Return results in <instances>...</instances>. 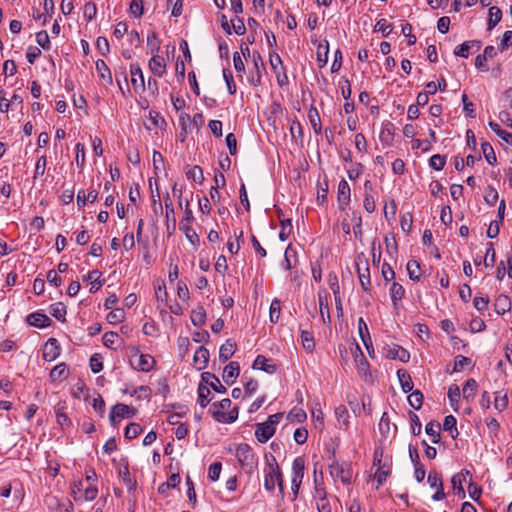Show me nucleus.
Here are the masks:
<instances>
[{
    "label": "nucleus",
    "instance_id": "nucleus-1",
    "mask_svg": "<svg viewBox=\"0 0 512 512\" xmlns=\"http://www.w3.org/2000/svg\"><path fill=\"white\" fill-rule=\"evenodd\" d=\"M266 468L264 470V487L267 491L272 492L275 490V487L278 486L279 490L283 491V480L282 473L280 467L276 461V458L273 455L269 457L266 456Z\"/></svg>",
    "mask_w": 512,
    "mask_h": 512
},
{
    "label": "nucleus",
    "instance_id": "nucleus-2",
    "mask_svg": "<svg viewBox=\"0 0 512 512\" xmlns=\"http://www.w3.org/2000/svg\"><path fill=\"white\" fill-rule=\"evenodd\" d=\"M235 455L244 471L252 474L257 465V457L253 449L248 444L242 443L238 445Z\"/></svg>",
    "mask_w": 512,
    "mask_h": 512
},
{
    "label": "nucleus",
    "instance_id": "nucleus-3",
    "mask_svg": "<svg viewBox=\"0 0 512 512\" xmlns=\"http://www.w3.org/2000/svg\"><path fill=\"white\" fill-rule=\"evenodd\" d=\"M330 475L336 480L341 481L343 484H350L353 478V471L351 465L347 462L339 463L335 457L331 458L329 463Z\"/></svg>",
    "mask_w": 512,
    "mask_h": 512
},
{
    "label": "nucleus",
    "instance_id": "nucleus-4",
    "mask_svg": "<svg viewBox=\"0 0 512 512\" xmlns=\"http://www.w3.org/2000/svg\"><path fill=\"white\" fill-rule=\"evenodd\" d=\"M184 218L181 220L179 229L184 232L186 238L193 244L196 245L199 242V237L195 230L192 228L191 223L193 221V213L189 208V202L187 201L186 207L184 210Z\"/></svg>",
    "mask_w": 512,
    "mask_h": 512
},
{
    "label": "nucleus",
    "instance_id": "nucleus-5",
    "mask_svg": "<svg viewBox=\"0 0 512 512\" xmlns=\"http://www.w3.org/2000/svg\"><path fill=\"white\" fill-rule=\"evenodd\" d=\"M305 461L302 457L294 459L292 464L291 488L297 493L304 477Z\"/></svg>",
    "mask_w": 512,
    "mask_h": 512
},
{
    "label": "nucleus",
    "instance_id": "nucleus-6",
    "mask_svg": "<svg viewBox=\"0 0 512 512\" xmlns=\"http://www.w3.org/2000/svg\"><path fill=\"white\" fill-rule=\"evenodd\" d=\"M136 413V409L126 404L118 403L111 409L109 420L112 426H116V419L132 418Z\"/></svg>",
    "mask_w": 512,
    "mask_h": 512
},
{
    "label": "nucleus",
    "instance_id": "nucleus-7",
    "mask_svg": "<svg viewBox=\"0 0 512 512\" xmlns=\"http://www.w3.org/2000/svg\"><path fill=\"white\" fill-rule=\"evenodd\" d=\"M98 490L92 484H89L87 487H83V483L80 482L73 489L74 499L76 501H91L97 497Z\"/></svg>",
    "mask_w": 512,
    "mask_h": 512
},
{
    "label": "nucleus",
    "instance_id": "nucleus-8",
    "mask_svg": "<svg viewBox=\"0 0 512 512\" xmlns=\"http://www.w3.org/2000/svg\"><path fill=\"white\" fill-rule=\"evenodd\" d=\"M154 363H155V361H154L153 357L150 356L149 354L135 355L131 359L132 366L135 369H137L139 371H143V372L150 371L153 368Z\"/></svg>",
    "mask_w": 512,
    "mask_h": 512
},
{
    "label": "nucleus",
    "instance_id": "nucleus-9",
    "mask_svg": "<svg viewBox=\"0 0 512 512\" xmlns=\"http://www.w3.org/2000/svg\"><path fill=\"white\" fill-rule=\"evenodd\" d=\"M351 189L348 182L342 179L338 184L337 201L339 208L344 210L350 203Z\"/></svg>",
    "mask_w": 512,
    "mask_h": 512
},
{
    "label": "nucleus",
    "instance_id": "nucleus-10",
    "mask_svg": "<svg viewBox=\"0 0 512 512\" xmlns=\"http://www.w3.org/2000/svg\"><path fill=\"white\" fill-rule=\"evenodd\" d=\"M60 355V346L55 338H49L43 347V359L54 361Z\"/></svg>",
    "mask_w": 512,
    "mask_h": 512
},
{
    "label": "nucleus",
    "instance_id": "nucleus-11",
    "mask_svg": "<svg viewBox=\"0 0 512 512\" xmlns=\"http://www.w3.org/2000/svg\"><path fill=\"white\" fill-rule=\"evenodd\" d=\"M275 431L276 428L264 422L257 425L255 436L259 442L265 443L274 435Z\"/></svg>",
    "mask_w": 512,
    "mask_h": 512
},
{
    "label": "nucleus",
    "instance_id": "nucleus-12",
    "mask_svg": "<svg viewBox=\"0 0 512 512\" xmlns=\"http://www.w3.org/2000/svg\"><path fill=\"white\" fill-rule=\"evenodd\" d=\"M385 355L389 359L400 360L401 362H408L410 355L408 351L401 346L393 345L385 350Z\"/></svg>",
    "mask_w": 512,
    "mask_h": 512
},
{
    "label": "nucleus",
    "instance_id": "nucleus-13",
    "mask_svg": "<svg viewBox=\"0 0 512 512\" xmlns=\"http://www.w3.org/2000/svg\"><path fill=\"white\" fill-rule=\"evenodd\" d=\"M209 361V351L204 346H200L194 353L193 363L197 370H203L207 367Z\"/></svg>",
    "mask_w": 512,
    "mask_h": 512
},
{
    "label": "nucleus",
    "instance_id": "nucleus-14",
    "mask_svg": "<svg viewBox=\"0 0 512 512\" xmlns=\"http://www.w3.org/2000/svg\"><path fill=\"white\" fill-rule=\"evenodd\" d=\"M240 373V366L238 362H230L227 364L223 371V380L226 384H233L235 379L238 377Z\"/></svg>",
    "mask_w": 512,
    "mask_h": 512
},
{
    "label": "nucleus",
    "instance_id": "nucleus-15",
    "mask_svg": "<svg viewBox=\"0 0 512 512\" xmlns=\"http://www.w3.org/2000/svg\"><path fill=\"white\" fill-rule=\"evenodd\" d=\"M202 381L205 382L208 387H211L218 393H225L226 387L223 386L218 377L210 372H204L201 375Z\"/></svg>",
    "mask_w": 512,
    "mask_h": 512
},
{
    "label": "nucleus",
    "instance_id": "nucleus-16",
    "mask_svg": "<svg viewBox=\"0 0 512 512\" xmlns=\"http://www.w3.org/2000/svg\"><path fill=\"white\" fill-rule=\"evenodd\" d=\"M130 72H131V83H132L134 89L135 90H137V89L143 90L145 87V82H144L143 72H142V69L140 68V66L137 64H132Z\"/></svg>",
    "mask_w": 512,
    "mask_h": 512
},
{
    "label": "nucleus",
    "instance_id": "nucleus-17",
    "mask_svg": "<svg viewBox=\"0 0 512 512\" xmlns=\"http://www.w3.org/2000/svg\"><path fill=\"white\" fill-rule=\"evenodd\" d=\"M469 471L461 472L458 474H455L451 479L452 489L453 491L458 494L459 496H464V488L463 483L467 482V476H469Z\"/></svg>",
    "mask_w": 512,
    "mask_h": 512
},
{
    "label": "nucleus",
    "instance_id": "nucleus-18",
    "mask_svg": "<svg viewBox=\"0 0 512 512\" xmlns=\"http://www.w3.org/2000/svg\"><path fill=\"white\" fill-rule=\"evenodd\" d=\"M149 68L153 74L161 77L165 73L166 68L164 58L154 54L153 57L149 60Z\"/></svg>",
    "mask_w": 512,
    "mask_h": 512
},
{
    "label": "nucleus",
    "instance_id": "nucleus-19",
    "mask_svg": "<svg viewBox=\"0 0 512 512\" xmlns=\"http://www.w3.org/2000/svg\"><path fill=\"white\" fill-rule=\"evenodd\" d=\"M27 321L30 325L38 327V328H45L51 324L50 318L39 312L32 313L28 316Z\"/></svg>",
    "mask_w": 512,
    "mask_h": 512
},
{
    "label": "nucleus",
    "instance_id": "nucleus-20",
    "mask_svg": "<svg viewBox=\"0 0 512 512\" xmlns=\"http://www.w3.org/2000/svg\"><path fill=\"white\" fill-rule=\"evenodd\" d=\"M253 368L263 370L267 373H274L276 371V365L273 364L269 359L263 355H258L253 362Z\"/></svg>",
    "mask_w": 512,
    "mask_h": 512
},
{
    "label": "nucleus",
    "instance_id": "nucleus-21",
    "mask_svg": "<svg viewBox=\"0 0 512 512\" xmlns=\"http://www.w3.org/2000/svg\"><path fill=\"white\" fill-rule=\"evenodd\" d=\"M236 351V343L232 339L226 340L219 349V359L226 362Z\"/></svg>",
    "mask_w": 512,
    "mask_h": 512
},
{
    "label": "nucleus",
    "instance_id": "nucleus-22",
    "mask_svg": "<svg viewBox=\"0 0 512 512\" xmlns=\"http://www.w3.org/2000/svg\"><path fill=\"white\" fill-rule=\"evenodd\" d=\"M213 418L221 423H232L234 422L238 417V408H234L232 411H230L228 414L220 411V410H213L212 411Z\"/></svg>",
    "mask_w": 512,
    "mask_h": 512
},
{
    "label": "nucleus",
    "instance_id": "nucleus-23",
    "mask_svg": "<svg viewBox=\"0 0 512 512\" xmlns=\"http://www.w3.org/2000/svg\"><path fill=\"white\" fill-rule=\"evenodd\" d=\"M69 375V371L67 369V365L65 363H60L56 365L50 372V380L52 382L63 381Z\"/></svg>",
    "mask_w": 512,
    "mask_h": 512
},
{
    "label": "nucleus",
    "instance_id": "nucleus-24",
    "mask_svg": "<svg viewBox=\"0 0 512 512\" xmlns=\"http://www.w3.org/2000/svg\"><path fill=\"white\" fill-rule=\"evenodd\" d=\"M473 46H476L477 49H480L481 47V42L480 41H466L460 45H458L455 50H454V54L456 56H459V57H462V58H468L469 56V50L471 49V47Z\"/></svg>",
    "mask_w": 512,
    "mask_h": 512
},
{
    "label": "nucleus",
    "instance_id": "nucleus-25",
    "mask_svg": "<svg viewBox=\"0 0 512 512\" xmlns=\"http://www.w3.org/2000/svg\"><path fill=\"white\" fill-rule=\"evenodd\" d=\"M308 118L315 134L320 135L322 133L321 119L318 110L314 106L310 107L308 111Z\"/></svg>",
    "mask_w": 512,
    "mask_h": 512
},
{
    "label": "nucleus",
    "instance_id": "nucleus-26",
    "mask_svg": "<svg viewBox=\"0 0 512 512\" xmlns=\"http://www.w3.org/2000/svg\"><path fill=\"white\" fill-rule=\"evenodd\" d=\"M100 277L101 272H99L98 270H92L87 274L86 277H84V280H89L91 283V293H95L102 287L104 280H100Z\"/></svg>",
    "mask_w": 512,
    "mask_h": 512
},
{
    "label": "nucleus",
    "instance_id": "nucleus-27",
    "mask_svg": "<svg viewBox=\"0 0 512 512\" xmlns=\"http://www.w3.org/2000/svg\"><path fill=\"white\" fill-rule=\"evenodd\" d=\"M397 377L403 392L408 393L413 389V382L411 376L406 370L399 369L397 371Z\"/></svg>",
    "mask_w": 512,
    "mask_h": 512
},
{
    "label": "nucleus",
    "instance_id": "nucleus-28",
    "mask_svg": "<svg viewBox=\"0 0 512 512\" xmlns=\"http://www.w3.org/2000/svg\"><path fill=\"white\" fill-rule=\"evenodd\" d=\"M329 44L328 41L320 43L317 47V62L320 68L324 67L328 62Z\"/></svg>",
    "mask_w": 512,
    "mask_h": 512
},
{
    "label": "nucleus",
    "instance_id": "nucleus-29",
    "mask_svg": "<svg viewBox=\"0 0 512 512\" xmlns=\"http://www.w3.org/2000/svg\"><path fill=\"white\" fill-rule=\"evenodd\" d=\"M440 423L437 421H430L425 426V432L432 437V442L437 444L440 441Z\"/></svg>",
    "mask_w": 512,
    "mask_h": 512
},
{
    "label": "nucleus",
    "instance_id": "nucleus-30",
    "mask_svg": "<svg viewBox=\"0 0 512 512\" xmlns=\"http://www.w3.org/2000/svg\"><path fill=\"white\" fill-rule=\"evenodd\" d=\"M374 465L378 466L374 477L379 484H382L384 481H386L389 475V469H386L384 466H381V459L377 458V452L375 453Z\"/></svg>",
    "mask_w": 512,
    "mask_h": 512
},
{
    "label": "nucleus",
    "instance_id": "nucleus-31",
    "mask_svg": "<svg viewBox=\"0 0 512 512\" xmlns=\"http://www.w3.org/2000/svg\"><path fill=\"white\" fill-rule=\"evenodd\" d=\"M211 392L207 385L200 383L198 386V403L202 408H205L210 402Z\"/></svg>",
    "mask_w": 512,
    "mask_h": 512
},
{
    "label": "nucleus",
    "instance_id": "nucleus-32",
    "mask_svg": "<svg viewBox=\"0 0 512 512\" xmlns=\"http://www.w3.org/2000/svg\"><path fill=\"white\" fill-rule=\"evenodd\" d=\"M206 311L202 306L195 308L191 313V322L194 326H202L205 324Z\"/></svg>",
    "mask_w": 512,
    "mask_h": 512
},
{
    "label": "nucleus",
    "instance_id": "nucleus-33",
    "mask_svg": "<svg viewBox=\"0 0 512 512\" xmlns=\"http://www.w3.org/2000/svg\"><path fill=\"white\" fill-rule=\"evenodd\" d=\"M405 290L403 286L397 282H394L390 287V296L393 302V305H397V302L402 300L404 297Z\"/></svg>",
    "mask_w": 512,
    "mask_h": 512
},
{
    "label": "nucleus",
    "instance_id": "nucleus-34",
    "mask_svg": "<svg viewBox=\"0 0 512 512\" xmlns=\"http://www.w3.org/2000/svg\"><path fill=\"white\" fill-rule=\"evenodd\" d=\"M502 11L500 8L493 6L489 9V20H488V30H492L501 20Z\"/></svg>",
    "mask_w": 512,
    "mask_h": 512
},
{
    "label": "nucleus",
    "instance_id": "nucleus-35",
    "mask_svg": "<svg viewBox=\"0 0 512 512\" xmlns=\"http://www.w3.org/2000/svg\"><path fill=\"white\" fill-rule=\"evenodd\" d=\"M50 314L59 321H65L66 306L62 302L52 304Z\"/></svg>",
    "mask_w": 512,
    "mask_h": 512
},
{
    "label": "nucleus",
    "instance_id": "nucleus-36",
    "mask_svg": "<svg viewBox=\"0 0 512 512\" xmlns=\"http://www.w3.org/2000/svg\"><path fill=\"white\" fill-rule=\"evenodd\" d=\"M186 176L188 179H192L195 183L201 184L204 181V175L202 168L198 165L193 166L189 170L186 171Z\"/></svg>",
    "mask_w": 512,
    "mask_h": 512
},
{
    "label": "nucleus",
    "instance_id": "nucleus-37",
    "mask_svg": "<svg viewBox=\"0 0 512 512\" xmlns=\"http://www.w3.org/2000/svg\"><path fill=\"white\" fill-rule=\"evenodd\" d=\"M96 69L98 73L100 74L101 78L106 80L108 83H112V75L111 71L108 68L105 61L99 59L96 61Z\"/></svg>",
    "mask_w": 512,
    "mask_h": 512
},
{
    "label": "nucleus",
    "instance_id": "nucleus-38",
    "mask_svg": "<svg viewBox=\"0 0 512 512\" xmlns=\"http://www.w3.org/2000/svg\"><path fill=\"white\" fill-rule=\"evenodd\" d=\"M481 148H482V152H483V155H484L486 161L490 165H495L497 162V158H496L493 147L488 142H483L481 144Z\"/></svg>",
    "mask_w": 512,
    "mask_h": 512
},
{
    "label": "nucleus",
    "instance_id": "nucleus-39",
    "mask_svg": "<svg viewBox=\"0 0 512 512\" xmlns=\"http://www.w3.org/2000/svg\"><path fill=\"white\" fill-rule=\"evenodd\" d=\"M477 386V382L473 378H470L465 382L463 387V396L466 400L474 398Z\"/></svg>",
    "mask_w": 512,
    "mask_h": 512
},
{
    "label": "nucleus",
    "instance_id": "nucleus-40",
    "mask_svg": "<svg viewBox=\"0 0 512 512\" xmlns=\"http://www.w3.org/2000/svg\"><path fill=\"white\" fill-rule=\"evenodd\" d=\"M407 272L411 280H419L420 278V265L416 260H409L407 262Z\"/></svg>",
    "mask_w": 512,
    "mask_h": 512
},
{
    "label": "nucleus",
    "instance_id": "nucleus-41",
    "mask_svg": "<svg viewBox=\"0 0 512 512\" xmlns=\"http://www.w3.org/2000/svg\"><path fill=\"white\" fill-rule=\"evenodd\" d=\"M408 402L415 410H419L423 404V394L419 390L413 391L408 396Z\"/></svg>",
    "mask_w": 512,
    "mask_h": 512
},
{
    "label": "nucleus",
    "instance_id": "nucleus-42",
    "mask_svg": "<svg viewBox=\"0 0 512 512\" xmlns=\"http://www.w3.org/2000/svg\"><path fill=\"white\" fill-rule=\"evenodd\" d=\"M301 342L306 351H308V352L313 351V349L315 347V343H314V338L310 332L305 331V330L302 331Z\"/></svg>",
    "mask_w": 512,
    "mask_h": 512
},
{
    "label": "nucleus",
    "instance_id": "nucleus-43",
    "mask_svg": "<svg viewBox=\"0 0 512 512\" xmlns=\"http://www.w3.org/2000/svg\"><path fill=\"white\" fill-rule=\"evenodd\" d=\"M125 312L121 308H116L108 313L107 320L110 324H117L123 321Z\"/></svg>",
    "mask_w": 512,
    "mask_h": 512
},
{
    "label": "nucleus",
    "instance_id": "nucleus-44",
    "mask_svg": "<svg viewBox=\"0 0 512 512\" xmlns=\"http://www.w3.org/2000/svg\"><path fill=\"white\" fill-rule=\"evenodd\" d=\"M281 303L278 299H273L270 305V321L277 323L280 317Z\"/></svg>",
    "mask_w": 512,
    "mask_h": 512
},
{
    "label": "nucleus",
    "instance_id": "nucleus-45",
    "mask_svg": "<svg viewBox=\"0 0 512 512\" xmlns=\"http://www.w3.org/2000/svg\"><path fill=\"white\" fill-rule=\"evenodd\" d=\"M358 330L364 345L368 348V341H370V335L367 324L365 323L363 318H359L358 320Z\"/></svg>",
    "mask_w": 512,
    "mask_h": 512
},
{
    "label": "nucleus",
    "instance_id": "nucleus-46",
    "mask_svg": "<svg viewBox=\"0 0 512 512\" xmlns=\"http://www.w3.org/2000/svg\"><path fill=\"white\" fill-rule=\"evenodd\" d=\"M318 299L321 318L324 323H329L331 321V317L328 309V304L325 302V299L321 294H319Z\"/></svg>",
    "mask_w": 512,
    "mask_h": 512
},
{
    "label": "nucleus",
    "instance_id": "nucleus-47",
    "mask_svg": "<svg viewBox=\"0 0 512 512\" xmlns=\"http://www.w3.org/2000/svg\"><path fill=\"white\" fill-rule=\"evenodd\" d=\"M393 30L392 24L387 23L386 19H380L375 25V31L381 32L384 37H387Z\"/></svg>",
    "mask_w": 512,
    "mask_h": 512
},
{
    "label": "nucleus",
    "instance_id": "nucleus-48",
    "mask_svg": "<svg viewBox=\"0 0 512 512\" xmlns=\"http://www.w3.org/2000/svg\"><path fill=\"white\" fill-rule=\"evenodd\" d=\"M510 301L506 296H500L496 300V312L498 314H504L510 310Z\"/></svg>",
    "mask_w": 512,
    "mask_h": 512
},
{
    "label": "nucleus",
    "instance_id": "nucleus-49",
    "mask_svg": "<svg viewBox=\"0 0 512 512\" xmlns=\"http://www.w3.org/2000/svg\"><path fill=\"white\" fill-rule=\"evenodd\" d=\"M484 200L490 206L495 205V203L498 200L497 190L495 188H493L492 186H488L485 190Z\"/></svg>",
    "mask_w": 512,
    "mask_h": 512
},
{
    "label": "nucleus",
    "instance_id": "nucleus-50",
    "mask_svg": "<svg viewBox=\"0 0 512 512\" xmlns=\"http://www.w3.org/2000/svg\"><path fill=\"white\" fill-rule=\"evenodd\" d=\"M496 253L493 248V243L489 242L484 257V264L486 267H493L495 263Z\"/></svg>",
    "mask_w": 512,
    "mask_h": 512
},
{
    "label": "nucleus",
    "instance_id": "nucleus-51",
    "mask_svg": "<svg viewBox=\"0 0 512 512\" xmlns=\"http://www.w3.org/2000/svg\"><path fill=\"white\" fill-rule=\"evenodd\" d=\"M142 432V428L137 423H130L125 429V437L128 439L136 438Z\"/></svg>",
    "mask_w": 512,
    "mask_h": 512
},
{
    "label": "nucleus",
    "instance_id": "nucleus-52",
    "mask_svg": "<svg viewBox=\"0 0 512 512\" xmlns=\"http://www.w3.org/2000/svg\"><path fill=\"white\" fill-rule=\"evenodd\" d=\"M429 164L435 170H442L446 164V159L442 155L435 154L430 158Z\"/></svg>",
    "mask_w": 512,
    "mask_h": 512
},
{
    "label": "nucleus",
    "instance_id": "nucleus-53",
    "mask_svg": "<svg viewBox=\"0 0 512 512\" xmlns=\"http://www.w3.org/2000/svg\"><path fill=\"white\" fill-rule=\"evenodd\" d=\"M222 470V465L220 462H214L209 466L208 470V478L211 481H217L219 479L220 473Z\"/></svg>",
    "mask_w": 512,
    "mask_h": 512
},
{
    "label": "nucleus",
    "instance_id": "nucleus-54",
    "mask_svg": "<svg viewBox=\"0 0 512 512\" xmlns=\"http://www.w3.org/2000/svg\"><path fill=\"white\" fill-rule=\"evenodd\" d=\"M427 482L431 488H441L443 486L441 476L436 471H430Z\"/></svg>",
    "mask_w": 512,
    "mask_h": 512
},
{
    "label": "nucleus",
    "instance_id": "nucleus-55",
    "mask_svg": "<svg viewBox=\"0 0 512 512\" xmlns=\"http://www.w3.org/2000/svg\"><path fill=\"white\" fill-rule=\"evenodd\" d=\"M129 10L135 17H141L143 15V0H132Z\"/></svg>",
    "mask_w": 512,
    "mask_h": 512
},
{
    "label": "nucleus",
    "instance_id": "nucleus-56",
    "mask_svg": "<svg viewBox=\"0 0 512 512\" xmlns=\"http://www.w3.org/2000/svg\"><path fill=\"white\" fill-rule=\"evenodd\" d=\"M335 415L338 422L343 423L345 426L348 424L349 413L345 406L340 405L335 409Z\"/></svg>",
    "mask_w": 512,
    "mask_h": 512
},
{
    "label": "nucleus",
    "instance_id": "nucleus-57",
    "mask_svg": "<svg viewBox=\"0 0 512 512\" xmlns=\"http://www.w3.org/2000/svg\"><path fill=\"white\" fill-rule=\"evenodd\" d=\"M378 426L382 435L386 436L390 433L391 424L387 413H383Z\"/></svg>",
    "mask_w": 512,
    "mask_h": 512
},
{
    "label": "nucleus",
    "instance_id": "nucleus-58",
    "mask_svg": "<svg viewBox=\"0 0 512 512\" xmlns=\"http://www.w3.org/2000/svg\"><path fill=\"white\" fill-rule=\"evenodd\" d=\"M96 13H97V7H96L95 3L88 2L85 4L83 15L87 21H91L92 19H94L96 16Z\"/></svg>",
    "mask_w": 512,
    "mask_h": 512
},
{
    "label": "nucleus",
    "instance_id": "nucleus-59",
    "mask_svg": "<svg viewBox=\"0 0 512 512\" xmlns=\"http://www.w3.org/2000/svg\"><path fill=\"white\" fill-rule=\"evenodd\" d=\"M46 166H47V158H46V156H41L36 162L34 178L43 176L45 173V170H46Z\"/></svg>",
    "mask_w": 512,
    "mask_h": 512
},
{
    "label": "nucleus",
    "instance_id": "nucleus-60",
    "mask_svg": "<svg viewBox=\"0 0 512 512\" xmlns=\"http://www.w3.org/2000/svg\"><path fill=\"white\" fill-rule=\"evenodd\" d=\"M36 41L39 46H41L43 49H50V40L49 35L46 31H40L36 34Z\"/></svg>",
    "mask_w": 512,
    "mask_h": 512
},
{
    "label": "nucleus",
    "instance_id": "nucleus-61",
    "mask_svg": "<svg viewBox=\"0 0 512 512\" xmlns=\"http://www.w3.org/2000/svg\"><path fill=\"white\" fill-rule=\"evenodd\" d=\"M90 368L93 373H99L103 369L102 357L99 354L90 358Z\"/></svg>",
    "mask_w": 512,
    "mask_h": 512
},
{
    "label": "nucleus",
    "instance_id": "nucleus-62",
    "mask_svg": "<svg viewBox=\"0 0 512 512\" xmlns=\"http://www.w3.org/2000/svg\"><path fill=\"white\" fill-rule=\"evenodd\" d=\"M232 28L237 35H243L246 32L244 21L239 17L231 20V29Z\"/></svg>",
    "mask_w": 512,
    "mask_h": 512
},
{
    "label": "nucleus",
    "instance_id": "nucleus-63",
    "mask_svg": "<svg viewBox=\"0 0 512 512\" xmlns=\"http://www.w3.org/2000/svg\"><path fill=\"white\" fill-rule=\"evenodd\" d=\"M460 396H461L460 388L455 384L451 385L448 389V398H449L452 406H454V404L458 403Z\"/></svg>",
    "mask_w": 512,
    "mask_h": 512
},
{
    "label": "nucleus",
    "instance_id": "nucleus-64",
    "mask_svg": "<svg viewBox=\"0 0 512 512\" xmlns=\"http://www.w3.org/2000/svg\"><path fill=\"white\" fill-rule=\"evenodd\" d=\"M512 45V31L509 30V31H506L504 34H503V38L501 39V42L498 46V49L501 51V52H504L505 50H507L510 46Z\"/></svg>",
    "mask_w": 512,
    "mask_h": 512
}]
</instances>
